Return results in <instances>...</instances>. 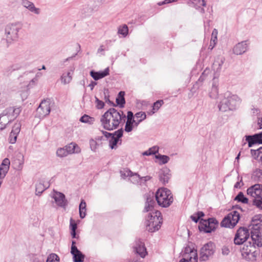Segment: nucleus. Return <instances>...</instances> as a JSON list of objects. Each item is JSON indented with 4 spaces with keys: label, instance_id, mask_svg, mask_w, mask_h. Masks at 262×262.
<instances>
[{
    "label": "nucleus",
    "instance_id": "nucleus-1",
    "mask_svg": "<svg viewBox=\"0 0 262 262\" xmlns=\"http://www.w3.org/2000/svg\"><path fill=\"white\" fill-rule=\"evenodd\" d=\"M143 198L145 200L143 212L152 211L154 209L156 205L155 198L158 204L163 208L169 207L173 201L171 191L165 187L159 188L155 194L154 192L149 191L144 194Z\"/></svg>",
    "mask_w": 262,
    "mask_h": 262
},
{
    "label": "nucleus",
    "instance_id": "nucleus-2",
    "mask_svg": "<svg viewBox=\"0 0 262 262\" xmlns=\"http://www.w3.org/2000/svg\"><path fill=\"white\" fill-rule=\"evenodd\" d=\"M195 215L200 219L199 224V230L201 232L210 233L214 231L219 226V222L214 217H210L207 220L202 219L205 216V213L201 211H198Z\"/></svg>",
    "mask_w": 262,
    "mask_h": 262
},
{
    "label": "nucleus",
    "instance_id": "nucleus-3",
    "mask_svg": "<svg viewBox=\"0 0 262 262\" xmlns=\"http://www.w3.org/2000/svg\"><path fill=\"white\" fill-rule=\"evenodd\" d=\"M149 213L148 219L145 221L146 230L154 232L159 230L163 223V217L160 211L154 210Z\"/></svg>",
    "mask_w": 262,
    "mask_h": 262
},
{
    "label": "nucleus",
    "instance_id": "nucleus-4",
    "mask_svg": "<svg viewBox=\"0 0 262 262\" xmlns=\"http://www.w3.org/2000/svg\"><path fill=\"white\" fill-rule=\"evenodd\" d=\"M216 246L212 242H209L203 245L200 250V260L205 261L212 257L215 252Z\"/></svg>",
    "mask_w": 262,
    "mask_h": 262
},
{
    "label": "nucleus",
    "instance_id": "nucleus-5",
    "mask_svg": "<svg viewBox=\"0 0 262 262\" xmlns=\"http://www.w3.org/2000/svg\"><path fill=\"white\" fill-rule=\"evenodd\" d=\"M182 258L179 262H198V255L197 250L187 245L182 251Z\"/></svg>",
    "mask_w": 262,
    "mask_h": 262
},
{
    "label": "nucleus",
    "instance_id": "nucleus-6",
    "mask_svg": "<svg viewBox=\"0 0 262 262\" xmlns=\"http://www.w3.org/2000/svg\"><path fill=\"white\" fill-rule=\"evenodd\" d=\"M240 219V214L237 211H233L226 216L221 223L222 227L233 228Z\"/></svg>",
    "mask_w": 262,
    "mask_h": 262
},
{
    "label": "nucleus",
    "instance_id": "nucleus-7",
    "mask_svg": "<svg viewBox=\"0 0 262 262\" xmlns=\"http://www.w3.org/2000/svg\"><path fill=\"white\" fill-rule=\"evenodd\" d=\"M115 113V108H111L107 110L102 116L100 121L106 130H111L115 128V119H112V124H110V120L113 118V114Z\"/></svg>",
    "mask_w": 262,
    "mask_h": 262
},
{
    "label": "nucleus",
    "instance_id": "nucleus-8",
    "mask_svg": "<svg viewBox=\"0 0 262 262\" xmlns=\"http://www.w3.org/2000/svg\"><path fill=\"white\" fill-rule=\"evenodd\" d=\"M249 236V230L246 227H241L236 231L234 238V243L237 245H242L246 242Z\"/></svg>",
    "mask_w": 262,
    "mask_h": 262
},
{
    "label": "nucleus",
    "instance_id": "nucleus-9",
    "mask_svg": "<svg viewBox=\"0 0 262 262\" xmlns=\"http://www.w3.org/2000/svg\"><path fill=\"white\" fill-rule=\"evenodd\" d=\"M20 28L16 24H9L5 28V33L8 42L15 40L18 38V32Z\"/></svg>",
    "mask_w": 262,
    "mask_h": 262
},
{
    "label": "nucleus",
    "instance_id": "nucleus-10",
    "mask_svg": "<svg viewBox=\"0 0 262 262\" xmlns=\"http://www.w3.org/2000/svg\"><path fill=\"white\" fill-rule=\"evenodd\" d=\"M76 245V241L72 240L71 253L73 255V262H83L85 255L77 248Z\"/></svg>",
    "mask_w": 262,
    "mask_h": 262
},
{
    "label": "nucleus",
    "instance_id": "nucleus-11",
    "mask_svg": "<svg viewBox=\"0 0 262 262\" xmlns=\"http://www.w3.org/2000/svg\"><path fill=\"white\" fill-rule=\"evenodd\" d=\"M50 112V103L46 100L41 101L39 106L36 110V113L38 117L42 118L48 115Z\"/></svg>",
    "mask_w": 262,
    "mask_h": 262
},
{
    "label": "nucleus",
    "instance_id": "nucleus-12",
    "mask_svg": "<svg viewBox=\"0 0 262 262\" xmlns=\"http://www.w3.org/2000/svg\"><path fill=\"white\" fill-rule=\"evenodd\" d=\"M133 248V252L142 258H144L147 254L145 244L140 239L135 241Z\"/></svg>",
    "mask_w": 262,
    "mask_h": 262
},
{
    "label": "nucleus",
    "instance_id": "nucleus-13",
    "mask_svg": "<svg viewBox=\"0 0 262 262\" xmlns=\"http://www.w3.org/2000/svg\"><path fill=\"white\" fill-rule=\"evenodd\" d=\"M245 138L249 147L255 144H262V132L253 135H246Z\"/></svg>",
    "mask_w": 262,
    "mask_h": 262
},
{
    "label": "nucleus",
    "instance_id": "nucleus-14",
    "mask_svg": "<svg viewBox=\"0 0 262 262\" xmlns=\"http://www.w3.org/2000/svg\"><path fill=\"white\" fill-rule=\"evenodd\" d=\"M248 195L254 198L262 196V184H255L251 186L247 189Z\"/></svg>",
    "mask_w": 262,
    "mask_h": 262
},
{
    "label": "nucleus",
    "instance_id": "nucleus-15",
    "mask_svg": "<svg viewBox=\"0 0 262 262\" xmlns=\"http://www.w3.org/2000/svg\"><path fill=\"white\" fill-rule=\"evenodd\" d=\"M54 191L55 194L52 198L54 199L57 205L60 207L66 208L68 205V201L65 195L62 192Z\"/></svg>",
    "mask_w": 262,
    "mask_h": 262
},
{
    "label": "nucleus",
    "instance_id": "nucleus-16",
    "mask_svg": "<svg viewBox=\"0 0 262 262\" xmlns=\"http://www.w3.org/2000/svg\"><path fill=\"white\" fill-rule=\"evenodd\" d=\"M226 98L227 100V102L229 103L230 110L234 111L239 107L241 103V98L236 95H232L228 96Z\"/></svg>",
    "mask_w": 262,
    "mask_h": 262
},
{
    "label": "nucleus",
    "instance_id": "nucleus-17",
    "mask_svg": "<svg viewBox=\"0 0 262 262\" xmlns=\"http://www.w3.org/2000/svg\"><path fill=\"white\" fill-rule=\"evenodd\" d=\"M21 112V107H9L3 111V114H6L7 118H11L12 120L16 118Z\"/></svg>",
    "mask_w": 262,
    "mask_h": 262
},
{
    "label": "nucleus",
    "instance_id": "nucleus-18",
    "mask_svg": "<svg viewBox=\"0 0 262 262\" xmlns=\"http://www.w3.org/2000/svg\"><path fill=\"white\" fill-rule=\"evenodd\" d=\"M170 172V169L167 167H164L159 171V179L160 182H161L163 185H166L168 183L171 177Z\"/></svg>",
    "mask_w": 262,
    "mask_h": 262
},
{
    "label": "nucleus",
    "instance_id": "nucleus-19",
    "mask_svg": "<svg viewBox=\"0 0 262 262\" xmlns=\"http://www.w3.org/2000/svg\"><path fill=\"white\" fill-rule=\"evenodd\" d=\"M248 44L246 41H243L236 44L233 49V52L236 55H241L247 51Z\"/></svg>",
    "mask_w": 262,
    "mask_h": 262
},
{
    "label": "nucleus",
    "instance_id": "nucleus-20",
    "mask_svg": "<svg viewBox=\"0 0 262 262\" xmlns=\"http://www.w3.org/2000/svg\"><path fill=\"white\" fill-rule=\"evenodd\" d=\"M109 68H106L103 71H100L98 72L92 70L91 71L90 74L95 80H98L109 75Z\"/></svg>",
    "mask_w": 262,
    "mask_h": 262
},
{
    "label": "nucleus",
    "instance_id": "nucleus-21",
    "mask_svg": "<svg viewBox=\"0 0 262 262\" xmlns=\"http://www.w3.org/2000/svg\"><path fill=\"white\" fill-rule=\"evenodd\" d=\"M10 165V160L7 158H5L0 165V175L5 177L9 170Z\"/></svg>",
    "mask_w": 262,
    "mask_h": 262
},
{
    "label": "nucleus",
    "instance_id": "nucleus-22",
    "mask_svg": "<svg viewBox=\"0 0 262 262\" xmlns=\"http://www.w3.org/2000/svg\"><path fill=\"white\" fill-rule=\"evenodd\" d=\"M64 148L68 151L69 155L74 153L78 154L81 151L80 148L74 142H71V143L66 145L64 146Z\"/></svg>",
    "mask_w": 262,
    "mask_h": 262
},
{
    "label": "nucleus",
    "instance_id": "nucleus-23",
    "mask_svg": "<svg viewBox=\"0 0 262 262\" xmlns=\"http://www.w3.org/2000/svg\"><path fill=\"white\" fill-rule=\"evenodd\" d=\"M125 93L124 91L119 92L116 98V107L118 106L121 108L124 107L125 104Z\"/></svg>",
    "mask_w": 262,
    "mask_h": 262
},
{
    "label": "nucleus",
    "instance_id": "nucleus-24",
    "mask_svg": "<svg viewBox=\"0 0 262 262\" xmlns=\"http://www.w3.org/2000/svg\"><path fill=\"white\" fill-rule=\"evenodd\" d=\"M259 254V251L253 250L250 252H247L246 254L243 255L242 256L244 259L248 261H255L256 260V257L258 254Z\"/></svg>",
    "mask_w": 262,
    "mask_h": 262
},
{
    "label": "nucleus",
    "instance_id": "nucleus-25",
    "mask_svg": "<svg viewBox=\"0 0 262 262\" xmlns=\"http://www.w3.org/2000/svg\"><path fill=\"white\" fill-rule=\"evenodd\" d=\"M243 245V247L241 249L242 255L247 253V252H250L255 249V246L252 244L251 242H245Z\"/></svg>",
    "mask_w": 262,
    "mask_h": 262
},
{
    "label": "nucleus",
    "instance_id": "nucleus-26",
    "mask_svg": "<svg viewBox=\"0 0 262 262\" xmlns=\"http://www.w3.org/2000/svg\"><path fill=\"white\" fill-rule=\"evenodd\" d=\"M17 158L14 159L13 162V164L15 166V168L18 170H20L23 168L24 164V156L21 154L19 153L16 156Z\"/></svg>",
    "mask_w": 262,
    "mask_h": 262
},
{
    "label": "nucleus",
    "instance_id": "nucleus-27",
    "mask_svg": "<svg viewBox=\"0 0 262 262\" xmlns=\"http://www.w3.org/2000/svg\"><path fill=\"white\" fill-rule=\"evenodd\" d=\"M225 61V58L223 57H217L212 64V68L214 71L218 72L221 70L222 65Z\"/></svg>",
    "mask_w": 262,
    "mask_h": 262
},
{
    "label": "nucleus",
    "instance_id": "nucleus-28",
    "mask_svg": "<svg viewBox=\"0 0 262 262\" xmlns=\"http://www.w3.org/2000/svg\"><path fill=\"white\" fill-rule=\"evenodd\" d=\"M104 136L109 139V145L111 149L115 148V132L113 133H108L106 131H102Z\"/></svg>",
    "mask_w": 262,
    "mask_h": 262
},
{
    "label": "nucleus",
    "instance_id": "nucleus-29",
    "mask_svg": "<svg viewBox=\"0 0 262 262\" xmlns=\"http://www.w3.org/2000/svg\"><path fill=\"white\" fill-rule=\"evenodd\" d=\"M226 97H224L218 104L217 107L219 110L222 112H226L230 110L228 102Z\"/></svg>",
    "mask_w": 262,
    "mask_h": 262
},
{
    "label": "nucleus",
    "instance_id": "nucleus-30",
    "mask_svg": "<svg viewBox=\"0 0 262 262\" xmlns=\"http://www.w3.org/2000/svg\"><path fill=\"white\" fill-rule=\"evenodd\" d=\"M251 238L252 241V244L254 246L256 245L258 247L262 246V237L261 234H251Z\"/></svg>",
    "mask_w": 262,
    "mask_h": 262
},
{
    "label": "nucleus",
    "instance_id": "nucleus-31",
    "mask_svg": "<svg viewBox=\"0 0 262 262\" xmlns=\"http://www.w3.org/2000/svg\"><path fill=\"white\" fill-rule=\"evenodd\" d=\"M251 235L260 234V230L262 228L261 223H252L249 227H251Z\"/></svg>",
    "mask_w": 262,
    "mask_h": 262
},
{
    "label": "nucleus",
    "instance_id": "nucleus-32",
    "mask_svg": "<svg viewBox=\"0 0 262 262\" xmlns=\"http://www.w3.org/2000/svg\"><path fill=\"white\" fill-rule=\"evenodd\" d=\"M86 204L83 199H81L79 205V216L81 219H84L86 216Z\"/></svg>",
    "mask_w": 262,
    "mask_h": 262
},
{
    "label": "nucleus",
    "instance_id": "nucleus-33",
    "mask_svg": "<svg viewBox=\"0 0 262 262\" xmlns=\"http://www.w3.org/2000/svg\"><path fill=\"white\" fill-rule=\"evenodd\" d=\"M49 187V185L48 186L45 185L43 183L39 182L36 184L35 194L36 195L40 196L42 193Z\"/></svg>",
    "mask_w": 262,
    "mask_h": 262
},
{
    "label": "nucleus",
    "instance_id": "nucleus-34",
    "mask_svg": "<svg viewBox=\"0 0 262 262\" xmlns=\"http://www.w3.org/2000/svg\"><path fill=\"white\" fill-rule=\"evenodd\" d=\"M79 120L82 123H88L89 124H93L95 122V119L94 117L84 114L81 117Z\"/></svg>",
    "mask_w": 262,
    "mask_h": 262
},
{
    "label": "nucleus",
    "instance_id": "nucleus-35",
    "mask_svg": "<svg viewBox=\"0 0 262 262\" xmlns=\"http://www.w3.org/2000/svg\"><path fill=\"white\" fill-rule=\"evenodd\" d=\"M234 200L243 204H248L249 201L248 199L245 196L243 192L242 191L238 192L237 195L234 199Z\"/></svg>",
    "mask_w": 262,
    "mask_h": 262
},
{
    "label": "nucleus",
    "instance_id": "nucleus-36",
    "mask_svg": "<svg viewBox=\"0 0 262 262\" xmlns=\"http://www.w3.org/2000/svg\"><path fill=\"white\" fill-rule=\"evenodd\" d=\"M252 178L254 181L260 182L262 180V169H256L253 172Z\"/></svg>",
    "mask_w": 262,
    "mask_h": 262
},
{
    "label": "nucleus",
    "instance_id": "nucleus-37",
    "mask_svg": "<svg viewBox=\"0 0 262 262\" xmlns=\"http://www.w3.org/2000/svg\"><path fill=\"white\" fill-rule=\"evenodd\" d=\"M128 33V28L126 25L124 24L120 26L118 29V34L121 35L122 37H126Z\"/></svg>",
    "mask_w": 262,
    "mask_h": 262
},
{
    "label": "nucleus",
    "instance_id": "nucleus-38",
    "mask_svg": "<svg viewBox=\"0 0 262 262\" xmlns=\"http://www.w3.org/2000/svg\"><path fill=\"white\" fill-rule=\"evenodd\" d=\"M24 4L27 3L28 4V5H25V7H26L27 9H28L31 12H34L35 14H39V9L38 8H36L34 4L32 2H30L27 0H25L23 2Z\"/></svg>",
    "mask_w": 262,
    "mask_h": 262
},
{
    "label": "nucleus",
    "instance_id": "nucleus-39",
    "mask_svg": "<svg viewBox=\"0 0 262 262\" xmlns=\"http://www.w3.org/2000/svg\"><path fill=\"white\" fill-rule=\"evenodd\" d=\"M130 181L135 184H141V176L136 172H133L129 177Z\"/></svg>",
    "mask_w": 262,
    "mask_h": 262
},
{
    "label": "nucleus",
    "instance_id": "nucleus-40",
    "mask_svg": "<svg viewBox=\"0 0 262 262\" xmlns=\"http://www.w3.org/2000/svg\"><path fill=\"white\" fill-rule=\"evenodd\" d=\"M250 152L254 159L256 160L260 156V159L262 160V146L256 150L251 149Z\"/></svg>",
    "mask_w": 262,
    "mask_h": 262
},
{
    "label": "nucleus",
    "instance_id": "nucleus-41",
    "mask_svg": "<svg viewBox=\"0 0 262 262\" xmlns=\"http://www.w3.org/2000/svg\"><path fill=\"white\" fill-rule=\"evenodd\" d=\"M104 99L106 103L109 104L110 105L115 106V102L110 100V91L108 89H104L103 91Z\"/></svg>",
    "mask_w": 262,
    "mask_h": 262
},
{
    "label": "nucleus",
    "instance_id": "nucleus-42",
    "mask_svg": "<svg viewBox=\"0 0 262 262\" xmlns=\"http://www.w3.org/2000/svg\"><path fill=\"white\" fill-rule=\"evenodd\" d=\"M5 117H7L6 114H3V112L0 114V132L4 130L6 128L7 125L10 123L12 121L11 118H7L8 121L7 123H5V121H1V118H4Z\"/></svg>",
    "mask_w": 262,
    "mask_h": 262
},
{
    "label": "nucleus",
    "instance_id": "nucleus-43",
    "mask_svg": "<svg viewBox=\"0 0 262 262\" xmlns=\"http://www.w3.org/2000/svg\"><path fill=\"white\" fill-rule=\"evenodd\" d=\"M219 96V91L217 86L212 84V86L211 89V91L209 93V97L212 99H216Z\"/></svg>",
    "mask_w": 262,
    "mask_h": 262
},
{
    "label": "nucleus",
    "instance_id": "nucleus-44",
    "mask_svg": "<svg viewBox=\"0 0 262 262\" xmlns=\"http://www.w3.org/2000/svg\"><path fill=\"white\" fill-rule=\"evenodd\" d=\"M159 152V147L154 146L149 148L147 150L145 151L142 154L143 156H150L156 155Z\"/></svg>",
    "mask_w": 262,
    "mask_h": 262
},
{
    "label": "nucleus",
    "instance_id": "nucleus-45",
    "mask_svg": "<svg viewBox=\"0 0 262 262\" xmlns=\"http://www.w3.org/2000/svg\"><path fill=\"white\" fill-rule=\"evenodd\" d=\"M21 124L20 122H16L13 126L12 129L11 130V136L12 135H18L20 131Z\"/></svg>",
    "mask_w": 262,
    "mask_h": 262
},
{
    "label": "nucleus",
    "instance_id": "nucleus-46",
    "mask_svg": "<svg viewBox=\"0 0 262 262\" xmlns=\"http://www.w3.org/2000/svg\"><path fill=\"white\" fill-rule=\"evenodd\" d=\"M164 102L163 100H158L154 102L152 104V113L154 114L157 112L159 108L164 104Z\"/></svg>",
    "mask_w": 262,
    "mask_h": 262
},
{
    "label": "nucleus",
    "instance_id": "nucleus-47",
    "mask_svg": "<svg viewBox=\"0 0 262 262\" xmlns=\"http://www.w3.org/2000/svg\"><path fill=\"white\" fill-rule=\"evenodd\" d=\"M155 158L157 159H159L160 160V164H165L167 163L170 159L168 156L166 155H162L160 154L155 155Z\"/></svg>",
    "mask_w": 262,
    "mask_h": 262
},
{
    "label": "nucleus",
    "instance_id": "nucleus-48",
    "mask_svg": "<svg viewBox=\"0 0 262 262\" xmlns=\"http://www.w3.org/2000/svg\"><path fill=\"white\" fill-rule=\"evenodd\" d=\"M56 155L60 158H63L69 155L68 151L63 147L59 148L56 151Z\"/></svg>",
    "mask_w": 262,
    "mask_h": 262
},
{
    "label": "nucleus",
    "instance_id": "nucleus-49",
    "mask_svg": "<svg viewBox=\"0 0 262 262\" xmlns=\"http://www.w3.org/2000/svg\"><path fill=\"white\" fill-rule=\"evenodd\" d=\"M120 173L121 177L125 179L127 177L129 178L130 175L133 174V172L128 169H124L122 170H120Z\"/></svg>",
    "mask_w": 262,
    "mask_h": 262
},
{
    "label": "nucleus",
    "instance_id": "nucleus-50",
    "mask_svg": "<svg viewBox=\"0 0 262 262\" xmlns=\"http://www.w3.org/2000/svg\"><path fill=\"white\" fill-rule=\"evenodd\" d=\"M59 256L56 254L52 253L48 256L46 262H59Z\"/></svg>",
    "mask_w": 262,
    "mask_h": 262
},
{
    "label": "nucleus",
    "instance_id": "nucleus-51",
    "mask_svg": "<svg viewBox=\"0 0 262 262\" xmlns=\"http://www.w3.org/2000/svg\"><path fill=\"white\" fill-rule=\"evenodd\" d=\"M252 205L262 209V196L253 199Z\"/></svg>",
    "mask_w": 262,
    "mask_h": 262
},
{
    "label": "nucleus",
    "instance_id": "nucleus-52",
    "mask_svg": "<svg viewBox=\"0 0 262 262\" xmlns=\"http://www.w3.org/2000/svg\"><path fill=\"white\" fill-rule=\"evenodd\" d=\"M72 80V76L70 75V73L68 72L66 75L63 74L61 76V80L64 84L69 83Z\"/></svg>",
    "mask_w": 262,
    "mask_h": 262
},
{
    "label": "nucleus",
    "instance_id": "nucleus-53",
    "mask_svg": "<svg viewBox=\"0 0 262 262\" xmlns=\"http://www.w3.org/2000/svg\"><path fill=\"white\" fill-rule=\"evenodd\" d=\"M77 224L75 222L72 218L70 219V229L71 231H76L77 229Z\"/></svg>",
    "mask_w": 262,
    "mask_h": 262
},
{
    "label": "nucleus",
    "instance_id": "nucleus-54",
    "mask_svg": "<svg viewBox=\"0 0 262 262\" xmlns=\"http://www.w3.org/2000/svg\"><path fill=\"white\" fill-rule=\"evenodd\" d=\"M134 117H135L132 111H128L127 112V121L126 122H131V123L134 124V122H135V120L134 119Z\"/></svg>",
    "mask_w": 262,
    "mask_h": 262
},
{
    "label": "nucleus",
    "instance_id": "nucleus-55",
    "mask_svg": "<svg viewBox=\"0 0 262 262\" xmlns=\"http://www.w3.org/2000/svg\"><path fill=\"white\" fill-rule=\"evenodd\" d=\"M206 75L203 72L200 77H199L198 80L195 82V83L193 85V87L194 88L196 85H200V86L202 85V82L205 80Z\"/></svg>",
    "mask_w": 262,
    "mask_h": 262
},
{
    "label": "nucleus",
    "instance_id": "nucleus-56",
    "mask_svg": "<svg viewBox=\"0 0 262 262\" xmlns=\"http://www.w3.org/2000/svg\"><path fill=\"white\" fill-rule=\"evenodd\" d=\"M116 114L119 116V119L121 122H122L123 123L125 122L126 116L123 113V111H120L119 112H118L116 110Z\"/></svg>",
    "mask_w": 262,
    "mask_h": 262
},
{
    "label": "nucleus",
    "instance_id": "nucleus-57",
    "mask_svg": "<svg viewBox=\"0 0 262 262\" xmlns=\"http://www.w3.org/2000/svg\"><path fill=\"white\" fill-rule=\"evenodd\" d=\"M95 99H96L95 102L96 103V108L99 110L103 108L105 105L104 103L102 100H99L96 97H95Z\"/></svg>",
    "mask_w": 262,
    "mask_h": 262
},
{
    "label": "nucleus",
    "instance_id": "nucleus-58",
    "mask_svg": "<svg viewBox=\"0 0 262 262\" xmlns=\"http://www.w3.org/2000/svg\"><path fill=\"white\" fill-rule=\"evenodd\" d=\"M135 116L136 118H140V120L143 121L146 118V115L144 112H139L135 114Z\"/></svg>",
    "mask_w": 262,
    "mask_h": 262
},
{
    "label": "nucleus",
    "instance_id": "nucleus-59",
    "mask_svg": "<svg viewBox=\"0 0 262 262\" xmlns=\"http://www.w3.org/2000/svg\"><path fill=\"white\" fill-rule=\"evenodd\" d=\"M252 223H261L262 222V214H259L254 215L251 220Z\"/></svg>",
    "mask_w": 262,
    "mask_h": 262
},
{
    "label": "nucleus",
    "instance_id": "nucleus-60",
    "mask_svg": "<svg viewBox=\"0 0 262 262\" xmlns=\"http://www.w3.org/2000/svg\"><path fill=\"white\" fill-rule=\"evenodd\" d=\"M133 127L134 124L131 123V122H129V121L126 122L124 130L127 133L130 132L133 130Z\"/></svg>",
    "mask_w": 262,
    "mask_h": 262
},
{
    "label": "nucleus",
    "instance_id": "nucleus-61",
    "mask_svg": "<svg viewBox=\"0 0 262 262\" xmlns=\"http://www.w3.org/2000/svg\"><path fill=\"white\" fill-rule=\"evenodd\" d=\"M98 145V144L95 140L92 139L90 140V146L92 150L95 151Z\"/></svg>",
    "mask_w": 262,
    "mask_h": 262
},
{
    "label": "nucleus",
    "instance_id": "nucleus-62",
    "mask_svg": "<svg viewBox=\"0 0 262 262\" xmlns=\"http://www.w3.org/2000/svg\"><path fill=\"white\" fill-rule=\"evenodd\" d=\"M123 134V130L120 128L116 131V148L117 147V138H120L122 137Z\"/></svg>",
    "mask_w": 262,
    "mask_h": 262
},
{
    "label": "nucleus",
    "instance_id": "nucleus-63",
    "mask_svg": "<svg viewBox=\"0 0 262 262\" xmlns=\"http://www.w3.org/2000/svg\"><path fill=\"white\" fill-rule=\"evenodd\" d=\"M196 2H198L201 5L203 6H206V2L205 0H190L188 2V4L193 3L194 4H196Z\"/></svg>",
    "mask_w": 262,
    "mask_h": 262
},
{
    "label": "nucleus",
    "instance_id": "nucleus-64",
    "mask_svg": "<svg viewBox=\"0 0 262 262\" xmlns=\"http://www.w3.org/2000/svg\"><path fill=\"white\" fill-rule=\"evenodd\" d=\"M17 136L18 135H16V137H15V135H12L11 136V132L10 133V136H9V143H11V144H14L16 141V140H17Z\"/></svg>",
    "mask_w": 262,
    "mask_h": 262
}]
</instances>
